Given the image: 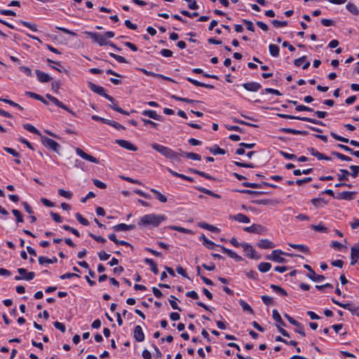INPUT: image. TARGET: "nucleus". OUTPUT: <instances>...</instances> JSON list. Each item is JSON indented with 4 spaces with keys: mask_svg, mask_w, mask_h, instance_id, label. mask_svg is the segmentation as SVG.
<instances>
[{
    "mask_svg": "<svg viewBox=\"0 0 359 359\" xmlns=\"http://www.w3.org/2000/svg\"><path fill=\"white\" fill-rule=\"evenodd\" d=\"M166 218L164 215L149 214L140 218L138 225L158 226L162 222L165 221Z\"/></svg>",
    "mask_w": 359,
    "mask_h": 359,
    "instance_id": "obj_1",
    "label": "nucleus"
},
{
    "mask_svg": "<svg viewBox=\"0 0 359 359\" xmlns=\"http://www.w3.org/2000/svg\"><path fill=\"white\" fill-rule=\"evenodd\" d=\"M151 146L153 149L159 152L161 154H162L165 158L171 159L172 161H180V154L174 151L170 148L165 147L161 144H159L158 143H152L151 144Z\"/></svg>",
    "mask_w": 359,
    "mask_h": 359,
    "instance_id": "obj_2",
    "label": "nucleus"
},
{
    "mask_svg": "<svg viewBox=\"0 0 359 359\" xmlns=\"http://www.w3.org/2000/svg\"><path fill=\"white\" fill-rule=\"evenodd\" d=\"M283 255L290 256V257L294 256V255H292V254L283 252L280 250H274L272 251L271 255H267L266 257V259H269V260H272V261L278 262V263H285V262H286V260L285 258L281 257V255Z\"/></svg>",
    "mask_w": 359,
    "mask_h": 359,
    "instance_id": "obj_3",
    "label": "nucleus"
},
{
    "mask_svg": "<svg viewBox=\"0 0 359 359\" xmlns=\"http://www.w3.org/2000/svg\"><path fill=\"white\" fill-rule=\"evenodd\" d=\"M88 87L90 89L93 91L94 93L103 96L106 99H107L109 102H114V98L111 97V95L107 94L105 93V90L103 87L97 86L96 84L93 83V82L89 81L88 82Z\"/></svg>",
    "mask_w": 359,
    "mask_h": 359,
    "instance_id": "obj_4",
    "label": "nucleus"
},
{
    "mask_svg": "<svg viewBox=\"0 0 359 359\" xmlns=\"http://www.w3.org/2000/svg\"><path fill=\"white\" fill-rule=\"evenodd\" d=\"M84 34L89 36L93 42L98 43L100 46H105L109 43V41L106 40V37L100 33L85 32Z\"/></svg>",
    "mask_w": 359,
    "mask_h": 359,
    "instance_id": "obj_5",
    "label": "nucleus"
},
{
    "mask_svg": "<svg viewBox=\"0 0 359 359\" xmlns=\"http://www.w3.org/2000/svg\"><path fill=\"white\" fill-rule=\"evenodd\" d=\"M278 116L283 118H287V119H292V120H301L306 122L312 123L317 125H321L324 126L325 124L321 121L316 119H313L311 118L308 117H300V116H292V115H287V114H278Z\"/></svg>",
    "mask_w": 359,
    "mask_h": 359,
    "instance_id": "obj_6",
    "label": "nucleus"
},
{
    "mask_svg": "<svg viewBox=\"0 0 359 359\" xmlns=\"http://www.w3.org/2000/svg\"><path fill=\"white\" fill-rule=\"evenodd\" d=\"M41 142L43 146L54 151L58 152L60 148V145L57 142L49 137L41 136Z\"/></svg>",
    "mask_w": 359,
    "mask_h": 359,
    "instance_id": "obj_7",
    "label": "nucleus"
},
{
    "mask_svg": "<svg viewBox=\"0 0 359 359\" xmlns=\"http://www.w3.org/2000/svg\"><path fill=\"white\" fill-rule=\"evenodd\" d=\"M92 119L94 120V121H101V122H102L104 123L110 125V126L114 127L115 128H116L117 130H123L126 129V128L123 126H122V125H121V124H119V123H116L115 121H110L109 119H106V118H102V117L98 116L97 115L92 116Z\"/></svg>",
    "mask_w": 359,
    "mask_h": 359,
    "instance_id": "obj_8",
    "label": "nucleus"
},
{
    "mask_svg": "<svg viewBox=\"0 0 359 359\" xmlns=\"http://www.w3.org/2000/svg\"><path fill=\"white\" fill-rule=\"evenodd\" d=\"M241 247L243 248L246 257L251 258V259H260V256L257 255V252L254 250V248H252V245H250L248 243H243L241 245Z\"/></svg>",
    "mask_w": 359,
    "mask_h": 359,
    "instance_id": "obj_9",
    "label": "nucleus"
},
{
    "mask_svg": "<svg viewBox=\"0 0 359 359\" xmlns=\"http://www.w3.org/2000/svg\"><path fill=\"white\" fill-rule=\"evenodd\" d=\"M244 231L248 233L264 234L266 231V228L260 224H253L250 226L245 227Z\"/></svg>",
    "mask_w": 359,
    "mask_h": 359,
    "instance_id": "obj_10",
    "label": "nucleus"
},
{
    "mask_svg": "<svg viewBox=\"0 0 359 359\" xmlns=\"http://www.w3.org/2000/svg\"><path fill=\"white\" fill-rule=\"evenodd\" d=\"M304 267L307 269L309 273L306 275L309 278L314 282H320L325 279L323 275H317L309 264H304Z\"/></svg>",
    "mask_w": 359,
    "mask_h": 359,
    "instance_id": "obj_11",
    "label": "nucleus"
},
{
    "mask_svg": "<svg viewBox=\"0 0 359 359\" xmlns=\"http://www.w3.org/2000/svg\"><path fill=\"white\" fill-rule=\"evenodd\" d=\"M359 259V243L351 247V265L355 264Z\"/></svg>",
    "mask_w": 359,
    "mask_h": 359,
    "instance_id": "obj_12",
    "label": "nucleus"
},
{
    "mask_svg": "<svg viewBox=\"0 0 359 359\" xmlns=\"http://www.w3.org/2000/svg\"><path fill=\"white\" fill-rule=\"evenodd\" d=\"M75 151H76V153L79 156H81L82 158H83L86 161H88L90 162L94 163H99V161L97 158H96L95 157H94L91 155L86 154L81 149L76 148Z\"/></svg>",
    "mask_w": 359,
    "mask_h": 359,
    "instance_id": "obj_13",
    "label": "nucleus"
},
{
    "mask_svg": "<svg viewBox=\"0 0 359 359\" xmlns=\"http://www.w3.org/2000/svg\"><path fill=\"white\" fill-rule=\"evenodd\" d=\"M46 96L50 101H51L53 103H54L58 107H60V108L67 111L68 112L71 113L72 114L74 115V113L70 109H69L66 105H65L62 102H60L58 99H57L54 96H53L50 94H46Z\"/></svg>",
    "mask_w": 359,
    "mask_h": 359,
    "instance_id": "obj_14",
    "label": "nucleus"
},
{
    "mask_svg": "<svg viewBox=\"0 0 359 359\" xmlns=\"http://www.w3.org/2000/svg\"><path fill=\"white\" fill-rule=\"evenodd\" d=\"M116 142L121 147L128 149L129 151H135L137 150L136 146L130 143V142L125 140H116Z\"/></svg>",
    "mask_w": 359,
    "mask_h": 359,
    "instance_id": "obj_15",
    "label": "nucleus"
},
{
    "mask_svg": "<svg viewBox=\"0 0 359 359\" xmlns=\"http://www.w3.org/2000/svg\"><path fill=\"white\" fill-rule=\"evenodd\" d=\"M331 136L332 137H334L335 140H338V141H340V142H344V143H350L352 146H354V147H359V142H357L355 140H349L348 139L346 138V137H341V136H339L338 135H337L336 133L332 132L331 133Z\"/></svg>",
    "mask_w": 359,
    "mask_h": 359,
    "instance_id": "obj_16",
    "label": "nucleus"
},
{
    "mask_svg": "<svg viewBox=\"0 0 359 359\" xmlns=\"http://www.w3.org/2000/svg\"><path fill=\"white\" fill-rule=\"evenodd\" d=\"M243 87L246 90L251 92H257L262 88V86L257 82H249L243 83Z\"/></svg>",
    "mask_w": 359,
    "mask_h": 359,
    "instance_id": "obj_17",
    "label": "nucleus"
},
{
    "mask_svg": "<svg viewBox=\"0 0 359 359\" xmlns=\"http://www.w3.org/2000/svg\"><path fill=\"white\" fill-rule=\"evenodd\" d=\"M135 228V224H118L112 227L115 231H126L134 229Z\"/></svg>",
    "mask_w": 359,
    "mask_h": 359,
    "instance_id": "obj_18",
    "label": "nucleus"
},
{
    "mask_svg": "<svg viewBox=\"0 0 359 359\" xmlns=\"http://www.w3.org/2000/svg\"><path fill=\"white\" fill-rule=\"evenodd\" d=\"M309 154L315 157H316L318 160H327L330 161L331 158L327 156H325L323 154L318 152L316 149L313 147H309L307 149Z\"/></svg>",
    "mask_w": 359,
    "mask_h": 359,
    "instance_id": "obj_19",
    "label": "nucleus"
},
{
    "mask_svg": "<svg viewBox=\"0 0 359 359\" xmlns=\"http://www.w3.org/2000/svg\"><path fill=\"white\" fill-rule=\"evenodd\" d=\"M257 246L261 249H271L275 247V244L268 239H261Z\"/></svg>",
    "mask_w": 359,
    "mask_h": 359,
    "instance_id": "obj_20",
    "label": "nucleus"
},
{
    "mask_svg": "<svg viewBox=\"0 0 359 359\" xmlns=\"http://www.w3.org/2000/svg\"><path fill=\"white\" fill-rule=\"evenodd\" d=\"M134 337L136 341L141 342L144 339V334L141 326L137 325L134 329Z\"/></svg>",
    "mask_w": 359,
    "mask_h": 359,
    "instance_id": "obj_21",
    "label": "nucleus"
},
{
    "mask_svg": "<svg viewBox=\"0 0 359 359\" xmlns=\"http://www.w3.org/2000/svg\"><path fill=\"white\" fill-rule=\"evenodd\" d=\"M35 72L38 80L41 83L48 82L52 79V78L48 74L39 69H36Z\"/></svg>",
    "mask_w": 359,
    "mask_h": 359,
    "instance_id": "obj_22",
    "label": "nucleus"
},
{
    "mask_svg": "<svg viewBox=\"0 0 359 359\" xmlns=\"http://www.w3.org/2000/svg\"><path fill=\"white\" fill-rule=\"evenodd\" d=\"M142 114L145 116H148L151 118H153L154 120H156V121H162L163 120V117L158 114H157V113L154 111V110H144L142 111Z\"/></svg>",
    "mask_w": 359,
    "mask_h": 359,
    "instance_id": "obj_23",
    "label": "nucleus"
},
{
    "mask_svg": "<svg viewBox=\"0 0 359 359\" xmlns=\"http://www.w3.org/2000/svg\"><path fill=\"white\" fill-rule=\"evenodd\" d=\"M356 193L355 191H343L341 192L337 196V199H344L346 201H351L354 198Z\"/></svg>",
    "mask_w": 359,
    "mask_h": 359,
    "instance_id": "obj_24",
    "label": "nucleus"
},
{
    "mask_svg": "<svg viewBox=\"0 0 359 359\" xmlns=\"http://www.w3.org/2000/svg\"><path fill=\"white\" fill-rule=\"evenodd\" d=\"M294 64L296 67H299L302 65H303L302 68L304 69H306L310 66V62L306 61V56H302L300 58L296 59L294 62Z\"/></svg>",
    "mask_w": 359,
    "mask_h": 359,
    "instance_id": "obj_25",
    "label": "nucleus"
},
{
    "mask_svg": "<svg viewBox=\"0 0 359 359\" xmlns=\"http://www.w3.org/2000/svg\"><path fill=\"white\" fill-rule=\"evenodd\" d=\"M18 272L21 275H24L23 279L27 280H31L34 279V278L35 276L34 272L27 273V270L23 268H19L18 269Z\"/></svg>",
    "mask_w": 359,
    "mask_h": 359,
    "instance_id": "obj_26",
    "label": "nucleus"
},
{
    "mask_svg": "<svg viewBox=\"0 0 359 359\" xmlns=\"http://www.w3.org/2000/svg\"><path fill=\"white\" fill-rule=\"evenodd\" d=\"M231 218L241 223H250V218L244 214L238 213L231 217Z\"/></svg>",
    "mask_w": 359,
    "mask_h": 359,
    "instance_id": "obj_27",
    "label": "nucleus"
},
{
    "mask_svg": "<svg viewBox=\"0 0 359 359\" xmlns=\"http://www.w3.org/2000/svg\"><path fill=\"white\" fill-rule=\"evenodd\" d=\"M198 226L202 229L208 230L211 232H218L219 231V229L217 227L214 226L211 224L205 223V222H200L198 224Z\"/></svg>",
    "mask_w": 359,
    "mask_h": 359,
    "instance_id": "obj_28",
    "label": "nucleus"
},
{
    "mask_svg": "<svg viewBox=\"0 0 359 359\" xmlns=\"http://www.w3.org/2000/svg\"><path fill=\"white\" fill-rule=\"evenodd\" d=\"M180 154H182L185 157L194 160V161H200L201 157L199 154L192 152H184L181 149L180 150Z\"/></svg>",
    "mask_w": 359,
    "mask_h": 359,
    "instance_id": "obj_29",
    "label": "nucleus"
},
{
    "mask_svg": "<svg viewBox=\"0 0 359 359\" xmlns=\"http://www.w3.org/2000/svg\"><path fill=\"white\" fill-rule=\"evenodd\" d=\"M280 131L286 133H291L294 135H306L308 134L307 131L305 130H297L292 128H281Z\"/></svg>",
    "mask_w": 359,
    "mask_h": 359,
    "instance_id": "obj_30",
    "label": "nucleus"
},
{
    "mask_svg": "<svg viewBox=\"0 0 359 359\" xmlns=\"http://www.w3.org/2000/svg\"><path fill=\"white\" fill-rule=\"evenodd\" d=\"M25 94L32 98H34V99H36L37 100L42 102L43 104H46V105L48 104V102L47 100H46L42 96H41L39 94H36V93H32V92H29V91L26 92Z\"/></svg>",
    "mask_w": 359,
    "mask_h": 359,
    "instance_id": "obj_31",
    "label": "nucleus"
},
{
    "mask_svg": "<svg viewBox=\"0 0 359 359\" xmlns=\"http://www.w3.org/2000/svg\"><path fill=\"white\" fill-rule=\"evenodd\" d=\"M144 262L149 264L150 266V269L151 271L154 273V274H158V269L157 268V265L155 263V262L151 259H149V258H146L144 259Z\"/></svg>",
    "mask_w": 359,
    "mask_h": 359,
    "instance_id": "obj_32",
    "label": "nucleus"
},
{
    "mask_svg": "<svg viewBox=\"0 0 359 359\" xmlns=\"http://www.w3.org/2000/svg\"><path fill=\"white\" fill-rule=\"evenodd\" d=\"M289 245L291 248H292L294 249H297L299 251L302 252L304 253L309 252V249L306 245H301V244H291V243H290Z\"/></svg>",
    "mask_w": 359,
    "mask_h": 359,
    "instance_id": "obj_33",
    "label": "nucleus"
},
{
    "mask_svg": "<svg viewBox=\"0 0 359 359\" xmlns=\"http://www.w3.org/2000/svg\"><path fill=\"white\" fill-rule=\"evenodd\" d=\"M198 191L202 192V193H204L205 194H208L209 196H211L214 198H221V196L217 194H215L214 192H212V191L209 190V189H207L204 187H196V188Z\"/></svg>",
    "mask_w": 359,
    "mask_h": 359,
    "instance_id": "obj_34",
    "label": "nucleus"
},
{
    "mask_svg": "<svg viewBox=\"0 0 359 359\" xmlns=\"http://www.w3.org/2000/svg\"><path fill=\"white\" fill-rule=\"evenodd\" d=\"M57 262V259L56 257H53V259H49L46 257L41 256L39 257V262L40 264H53L56 263Z\"/></svg>",
    "mask_w": 359,
    "mask_h": 359,
    "instance_id": "obj_35",
    "label": "nucleus"
},
{
    "mask_svg": "<svg viewBox=\"0 0 359 359\" xmlns=\"http://www.w3.org/2000/svg\"><path fill=\"white\" fill-rule=\"evenodd\" d=\"M200 239L203 241V244L209 249H213L216 245L215 243L208 239L203 234L200 237Z\"/></svg>",
    "mask_w": 359,
    "mask_h": 359,
    "instance_id": "obj_36",
    "label": "nucleus"
},
{
    "mask_svg": "<svg viewBox=\"0 0 359 359\" xmlns=\"http://www.w3.org/2000/svg\"><path fill=\"white\" fill-rule=\"evenodd\" d=\"M151 191L156 195V197L158 200H159L161 203L167 202V197L162 194L160 191L155 189H151Z\"/></svg>",
    "mask_w": 359,
    "mask_h": 359,
    "instance_id": "obj_37",
    "label": "nucleus"
},
{
    "mask_svg": "<svg viewBox=\"0 0 359 359\" xmlns=\"http://www.w3.org/2000/svg\"><path fill=\"white\" fill-rule=\"evenodd\" d=\"M272 316L275 321H276L277 323H278L280 325H281L283 326H285V323L282 320L281 316L277 310H276V309L273 310Z\"/></svg>",
    "mask_w": 359,
    "mask_h": 359,
    "instance_id": "obj_38",
    "label": "nucleus"
},
{
    "mask_svg": "<svg viewBox=\"0 0 359 359\" xmlns=\"http://www.w3.org/2000/svg\"><path fill=\"white\" fill-rule=\"evenodd\" d=\"M269 53L273 57H278L279 55V47L275 44H270L269 46Z\"/></svg>",
    "mask_w": 359,
    "mask_h": 359,
    "instance_id": "obj_39",
    "label": "nucleus"
},
{
    "mask_svg": "<svg viewBox=\"0 0 359 359\" xmlns=\"http://www.w3.org/2000/svg\"><path fill=\"white\" fill-rule=\"evenodd\" d=\"M23 128L30 133L41 136L40 131L31 124L25 123Z\"/></svg>",
    "mask_w": 359,
    "mask_h": 359,
    "instance_id": "obj_40",
    "label": "nucleus"
},
{
    "mask_svg": "<svg viewBox=\"0 0 359 359\" xmlns=\"http://www.w3.org/2000/svg\"><path fill=\"white\" fill-rule=\"evenodd\" d=\"M209 150L213 154H226V151L223 149L219 148L217 144L213 145V147L209 148Z\"/></svg>",
    "mask_w": 359,
    "mask_h": 359,
    "instance_id": "obj_41",
    "label": "nucleus"
},
{
    "mask_svg": "<svg viewBox=\"0 0 359 359\" xmlns=\"http://www.w3.org/2000/svg\"><path fill=\"white\" fill-rule=\"evenodd\" d=\"M271 264L269 262H262L258 266V269L262 273L267 272L270 270Z\"/></svg>",
    "mask_w": 359,
    "mask_h": 359,
    "instance_id": "obj_42",
    "label": "nucleus"
},
{
    "mask_svg": "<svg viewBox=\"0 0 359 359\" xmlns=\"http://www.w3.org/2000/svg\"><path fill=\"white\" fill-rule=\"evenodd\" d=\"M346 9L352 14L355 15L359 14V11H358L357 6L354 4L348 3L346 4Z\"/></svg>",
    "mask_w": 359,
    "mask_h": 359,
    "instance_id": "obj_43",
    "label": "nucleus"
},
{
    "mask_svg": "<svg viewBox=\"0 0 359 359\" xmlns=\"http://www.w3.org/2000/svg\"><path fill=\"white\" fill-rule=\"evenodd\" d=\"M339 172H340V174H338V180L339 181L348 180V176L350 173L347 170L340 169Z\"/></svg>",
    "mask_w": 359,
    "mask_h": 359,
    "instance_id": "obj_44",
    "label": "nucleus"
},
{
    "mask_svg": "<svg viewBox=\"0 0 359 359\" xmlns=\"http://www.w3.org/2000/svg\"><path fill=\"white\" fill-rule=\"evenodd\" d=\"M239 304L240 306L242 307L243 310L245 311H249L250 313L253 314L254 313V311L253 309L251 308V306L248 304L246 303L245 301L241 299L239 300Z\"/></svg>",
    "mask_w": 359,
    "mask_h": 359,
    "instance_id": "obj_45",
    "label": "nucleus"
},
{
    "mask_svg": "<svg viewBox=\"0 0 359 359\" xmlns=\"http://www.w3.org/2000/svg\"><path fill=\"white\" fill-rule=\"evenodd\" d=\"M311 229H313L314 231H320V232H323V233H327L328 229L327 227H325L324 225H323L322 224H319L318 225H314V224H312L311 226Z\"/></svg>",
    "mask_w": 359,
    "mask_h": 359,
    "instance_id": "obj_46",
    "label": "nucleus"
},
{
    "mask_svg": "<svg viewBox=\"0 0 359 359\" xmlns=\"http://www.w3.org/2000/svg\"><path fill=\"white\" fill-rule=\"evenodd\" d=\"M169 228L172 229V230H175V231H177L179 232H182V233H187V234L192 233L191 230L187 229H185V228H183V227H181V226H170Z\"/></svg>",
    "mask_w": 359,
    "mask_h": 359,
    "instance_id": "obj_47",
    "label": "nucleus"
},
{
    "mask_svg": "<svg viewBox=\"0 0 359 359\" xmlns=\"http://www.w3.org/2000/svg\"><path fill=\"white\" fill-rule=\"evenodd\" d=\"M270 287L274 291H276V292H279L280 294H282L283 296H287V292L283 288H282L281 287H280L278 285H274V284H271Z\"/></svg>",
    "mask_w": 359,
    "mask_h": 359,
    "instance_id": "obj_48",
    "label": "nucleus"
},
{
    "mask_svg": "<svg viewBox=\"0 0 359 359\" xmlns=\"http://www.w3.org/2000/svg\"><path fill=\"white\" fill-rule=\"evenodd\" d=\"M332 154L335 156L336 157H337L338 158H339V159H341L342 161H351V158H350L349 156H346L344 154H342L341 153L337 152V151H332Z\"/></svg>",
    "mask_w": 359,
    "mask_h": 359,
    "instance_id": "obj_49",
    "label": "nucleus"
},
{
    "mask_svg": "<svg viewBox=\"0 0 359 359\" xmlns=\"http://www.w3.org/2000/svg\"><path fill=\"white\" fill-rule=\"evenodd\" d=\"M109 55L111 57H112L113 58H114L116 61H118L120 63H128V61L126 60V59L123 56L114 54L113 53H110Z\"/></svg>",
    "mask_w": 359,
    "mask_h": 359,
    "instance_id": "obj_50",
    "label": "nucleus"
},
{
    "mask_svg": "<svg viewBox=\"0 0 359 359\" xmlns=\"http://www.w3.org/2000/svg\"><path fill=\"white\" fill-rule=\"evenodd\" d=\"M76 219L83 225L88 226L89 225V222L84 217H82V215L80 213L76 214Z\"/></svg>",
    "mask_w": 359,
    "mask_h": 359,
    "instance_id": "obj_51",
    "label": "nucleus"
},
{
    "mask_svg": "<svg viewBox=\"0 0 359 359\" xmlns=\"http://www.w3.org/2000/svg\"><path fill=\"white\" fill-rule=\"evenodd\" d=\"M58 194L60 196H62L66 198H71L72 196V194L69 191H65V189H60L58 190Z\"/></svg>",
    "mask_w": 359,
    "mask_h": 359,
    "instance_id": "obj_52",
    "label": "nucleus"
},
{
    "mask_svg": "<svg viewBox=\"0 0 359 359\" xmlns=\"http://www.w3.org/2000/svg\"><path fill=\"white\" fill-rule=\"evenodd\" d=\"M349 168L352 171L349 175L353 177H356L359 172V165H350Z\"/></svg>",
    "mask_w": 359,
    "mask_h": 359,
    "instance_id": "obj_53",
    "label": "nucleus"
},
{
    "mask_svg": "<svg viewBox=\"0 0 359 359\" xmlns=\"http://www.w3.org/2000/svg\"><path fill=\"white\" fill-rule=\"evenodd\" d=\"M62 228L66 231L72 232L74 235H75L77 237L80 236L79 232L76 229H74L68 225H63Z\"/></svg>",
    "mask_w": 359,
    "mask_h": 359,
    "instance_id": "obj_54",
    "label": "nucleus"
},
{
    "mask_svg": "<svg viewBox=\"0 0 359 359\" xmlns=\"http://www.w3.org/2000/svg\"><path fill=\"white\" fill-rule=\"evenodd\" d=\"M271 23L275 27H285L287 25V21H280L278 20H273Z\"/></svg>",
    "mask_w": 359,
    "mask_h": 359,
    "instance_id": "obj_55",
    "label": "nucleus"
},
{
    "mask_svg": "<svg viewBox=\"0 0 359 359\" xmlns=\"http://www.w3.org/2000/svg\"><path fill=\"white\" fill-rule=\"evenodd\" d=\"M88 236H90L91 238H93L97 242H99L101 243H104L106 242V239L100 236H95L92 233H89Z\"/></svg>",
    "mask_w": 359,
    "mask_h": 359,
    "instance_id": "obj_56",
    "label": "nucleus"
},
{
    "mask_svg": "<svg viewBox=\"0 0 359 359\" xmlns=\"http://www.w3.org/2000/svg\"><path fill=\"white\" fill-rule=\"evenodd\" d=\"M168 171L173 176H175V177H180L181 179H183V180H187V176L183 175V174H180V173H178L177 172H175L173 171L172 170H171L170 168H167Z\"/></svg>",
    "mask_w": 359,
    "mask_h": 359,
    "instance_id": "obj_57",
    "label": "nucleus"
},
{
    "mask_svg": "<svg viewBox=\"0 0 359 359\" xmlns=\"http://www.w3.org/2000/svg\"><path fill=\"white\" fill-rule=\"evenodd\" d=\"M93 184L95 187H97V188H100V189H104L107 188V184L105 183H104L97 179L93 180Z\"/></svg>",
    "mask_w": 359,
    "mask_h": 359,
    "instance_id": "obj_58",
    "label": "nucleus"
},
{
    "mask_svg": "<svg viewBox=\"0 0 359 359\" xmlns=\"http://www.w3.org/2000/svg\"><path fill=\"white\" fill-rule=\"evenodd\" d=\"M73 277H78L79 278V275L77 274V273H65L62 276H60V279L62 280H65V279H67V278H72Z\"/></svg>",
    "mask_w": 359,
    "mask_h": 359,
    "instance_id": "obj_59",
    "label": "nucleus"
},
{
    "mask_svg": "<svg viewBox=\"0 0 359 359\" xmlns=\"http://www.w3.org/2000/svg\"><path fill=\"white\" fill-rule=\"evenodd\" d=\"M12 212L15 215V217H16V220H17L18 222H23V219H22V217L21 215V213H20V212L18 210L13 209L12 210Z\"/></svg>",
    "mask_w": 359,
    "mask_h": 359,
    "instance_id": "obj_60",
    "label": "nucleus"
},
{
    "mask_svg": "<svg viewBox=\"0 0 359 359\" xmlns=\"http://www.w3.org/2000/svg\"><path fill=\"white\" fill-rule=\"evenodd\" d=\"M261 298L266 305H270L273 304V298L268 295H262Z\"/></svg>",
    "mask_w": 359,
    "mask_h": 359,
    "instance_id": "obj_61",
    "label": "nucleus"
},
{
    "mask_svg": "<svg viewBox=\"0 0 359 359\" xmlns=\"http://www.w3.org/2000/svg\"><path fill=\"white\" fill-rule=\"evenodd\" d=\"M98 257L100 260H107L110 257V255L107 254L104 251H100L97 253Z\"/></svg>",
    "mask_w": 359,
    "mask_h": 359,
    "instance_id": "obj_62",
    "label": "nucleus"
},
{
    "mask_svg": "<svg viewBox=\"0 0 359 359\" xmlns=\"http://www.w3.org/2000/svg\"><path fill=\"white\" fill-rule=\"evenodd\" d=\"M54 326L55 328L60 330L62 332H65V330H66V328H65V326L64 324L58 322V321H56L53 323Z\"/></svg>",
    "mask_w": 359,
    "mask_h": 359,
    "instance_id": "obj_63",
    "label": "nucleus"
},
{
    "mask_svg": "<svg viewBox=\"0 0 359 359\" xmlns=\"http://www.w3.org/2000/svg\"><path fill=\"white\" fill-rule=\"evenodd\" d=\"M50 215L55 222L61 223L62 222V217L58 214L51 212Z\"/></svg>",
    "mask_w": 359,
    "mask_h": 359,
    "instance_id": "obj_64",
    "label": "nucleus"
}]
</instances>
